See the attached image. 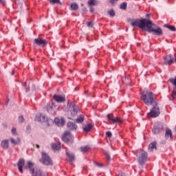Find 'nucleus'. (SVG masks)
<instances>
[{
	"label": "nucleus",
	"mask_w": 176,
	"mask_h": 176,
	"mask_svg": "<svg viewBox=\"0 0 176 176\" xmlns=\"http://www.w3.org/2000/svg\"><path fill=\"white\" fill-rule=\"evenodd\" d=\"M132 27H138L141 30H146L147 32H153V35L162 36L163 35V30L160 27L156 25L151 20L146 19H134L131 22Z\"/></svg>",
	"instance_id": "f257e3e1"
},
{
	"label": "nucleus",
	"mask_w": 176,
	"mask_h": 176,
	"mask_svg": "<svg viewBox=\"0 0 176 176\" xmlns=\"http://www.w3.org/2000/svg\"><path fill=\"white\" fill-rule=\"evenodd\" d=\"M78 111H79V107L73 102H71L69 107V113H70L72 116H76V115H78Z\"/></svg>",
	"instance_id": "1a4fd4ad"
},
{
	"label": "nucleus",
	"mask_w": 176,
	"mask_h": 176,
	"mask_svg": "<svg viewBox=\"0 0 176 176\" xmlns=\"http://www.w3.org/2000/svg\"><path fill=\"white\" fill-rule=\"evenodd\" d=\"M106 135L107 137H108L109 138H111L112 137V132L111 131H107L106 133Z\"/></svg>",
	"instance_id": "4c0bfd02"
},
{
	"label": "nucleus",
	"mask_w": 176,
	"mask_h": 176,
	"mask_svg": "<svg viewBox=\"0 0 176 176\" xmlns=\"http://www.w3.org/2000/svg\"><path fill=\"white\" fill-rule=\"evenodd\" d=\"M51 146L53 151H60L61 149V143H52Z\"/></svg>",
	"instance_id": "aec40b11"
},
{
	"label": "nucleus",
	"mask_w": 176,
	"mask_h": 176,
	"mask_svg": "<svg viewBox=\"0 0 176 176\" xmlns=\"http://www.w3.org/2000/svg\"><path fill=\"white\" fill-rule=\"evenodd\" d=\"M105 155H106V159H107V163H109V162H111V155L108 152H106Z\"/></svg>",
	"instance_id": "72a5a7b5"
},
{
	"label": "nucleus",
	"mask_w": 176,
	"mask_h": 176,
	"mask_svg": "<svg viewBox=\"0 0 176 176\" xmlns=\"http://www.w3.org/2000/svg\"><path fill=\"white\" fill-rule=\"evenodd\" d=\"M76 122V123H83V122H85V116L83 115L78 116Z\"/></svg>",
	"instance_id": "bb28decb"
},
{
	"label": "nucleus",
	"mask_w": 176,
	"mask_h": 176,
	"mask_svg": "<svg viewBox=\"0 0 176 176\" xmlns=\"http://www.w3.org/2000/svg\"><path fill=\"white\" fill-rule=\"evenodd\" d=\"M95 164H96V166H98V167H102V166H103L102 164H99L98 162H96Z\"/></svg>",
	"instance_id": "37998d69"
},
{
	"label": "nucleus",
	"mask_w": 176,
	"mask_h": 176,
	"mask_svg": "<svg viewBox=\"0 0 176 176\" xmlns=\"http://www.w3.org/2000/svg\"><path fill=\"white\" fill-rule=\"evenodd\" d=\"M153 105L150 112L147 113L148 118H157L160 115V109L157 105V102H155V104H153Z\"/></svg>",
	"instance_id": "20e7f679"
},
{
	"label": "nucleus",
	"mask_w": 176,
	"mask_h": 176,
	"mask_svg": "<svg viewBox=\"0 0 176 176\" xmlns=\"http://www.w3.org/2000/svg\"><path fill=\"white\" fill-rule=\"evenodd\" d=\"M67 128L69 130L72 131L76 130V129H78V125L72 122H67Z\"/></svg>",
	"instance_id": "6ab92c4d"
},
{
	"label": "nucleus",
	"mask_w": 176,
	"mask_h": 176,
	"mask_svg": "<svg viewBox=\"0 0 176 176\" xmlns=\"http://www.w3.org/2000/svg\"><path fill=\"white\" fill-rule=\"evenodd\" d=\"M27 131L30 132L31 131V126L28 125L26 128Z\"/></svg>",
	"instance_id": "79ce46f5"
},
{
	"label": "nucleus",
	"mask_w": 176,
	"mask_h": 176,
	"mask_svg": "<svg viewBox=\"0 0 176 176\" xmlns=\"http://www.w3.org/2000/svg\"><path fill=\"white\" fill-rule=\"evenodd\" d=\"M89 12L91 13H93L94 12V8H93V6L89 7Z\"/></svg>",
	"instance_id": "ea45409f"
},
{
	"label": "nucleus",
	"mask_w": 176,
	"mask_h": 176,
	"mask_svg": "<svg viewBox=\"0 0 176 176\" xmlns=\"http://www.w3.org/2000/svg\"><path fill=\"white\" fill-rule=\"evenodd\" d=\"M107 14H109V16H110V17H115L116 13H115V10H110L107 12Z\"/></svg>",
	"instance_id": "473e14b6"
},
{
	"label": "nucleus",
	"mask_w": 176,
	"mask_h": 176,
	"mask_svg": "<svg viewBox=\"0 0 176 176\" xmlns=\"http://www.w3.org/2000/svg\"><path fill=\"white\" fill-rule=\"evenodd\" d=\"M147 16H149V14H147Z\"/></svg>",
	"instance_id": "3c124183"
},
{
	"label": "nucleus",
	"mask_w": 176,
	"mask_h": 176,
	"mask_svg": "<svg viewBox=\"0 0 176 176\" xmlns=\"http://www.w3.org/2000/svg\"><path fill=\"white\" fill-rule=\"evenodd\" d=\"M25 164V160L24 159L21 158L17 162V166H18V170L21 173V174H23V168L24 167Z\"/></svg>",
	"instance_id": "4468645a"
},
{
	"label": "nucleus",
	"mask_w": 176,
	"mask_h": 176,
	"mask_svg": "<svg viewBox=\"0 0 176 176\" xmlns=\"http://www.w3.org/2000/svg\"><path fill=\"white\" fill-rule=\"evenodd\" d=\"M5 0H0V3H2Z\"/></svg>",
	"instance_id": "49530a36"
},
{
	"label": "nucleus",
	"mask_w": 176,
	"mask_h": 176,
	"mask_svg": "<svg viewBox=\"0 0 176 176\" xmlns=\"http://www.w3.org/2000/svg\"><path fill=\"white\" fill-rule=\"evenodd\" d=\"M47 111L49 113L54 115L56 113V104L53 102H50L47 104Z\"/></svg>",
	"instance_id": "9b49d317"
},
{
	"label": "nucleus",
	"mask_w": 176,
	"mask_h": 176,
	"mask_svg": "<svg viewBox=\"0 0 176 176\" xmlns=\"http://www.w3.org/2000/svg\"><path fill=\"white\" fill-rule=\"evenodd\" d=\"M141 100L145 105L148 107L153 105V104H156V96H155V94L149 90H144L141 92Z\"/></svg>",
	"instance_id": "f03ea898"
},
{
	"label": "nucleus",
	"mask_w": 176,
	"mask_h": 176,
	"mask_svg": "<svg viewBox=\"0 0 176 176\" xmlns=\"http://www.w3.org/2000/svg\"><path fill=\"white\" fill-rule=\"evenodd\" d=\"M50 3L51 5H56V3H57L58 5H63L60 0H50Z\"/></svg>",
	"instance_id": "c756f323"
},
{
	"label": "nucleus",
	"mask_w": 176,
	"mask_h": 176,
	"mask_svg": "<svg viewBox=\"0 0 176 176\" xmlns=\"http://www.w3.org/2000/svg\"><path fill=\"white\" fill-rule=\"evenodd\" d=\"M41 163L45 164V166H53V161L52 158L46 153H41V158L40 159Z\"/></svg>",
	"instance_id": "423d86ee"
},
{
	"label": "nucleus",
	"mask_w": 176,
	"mask_h": 176,
	"mask_svg": "<svg viewBox=\"0 0 176 176\" xmlns=\"http://www.w3.org/2000/svg\"><path fill=\"white\" fill-rule=\"evenodd\" d=\"M25 168L30 170L32 176H49V173L43 172L41 169L34 168V164L31 162H28V166H25Z\"/></svg>",
	"instance_id": "7ed1b4c3"
},
{
	"label": "nucleus",
	"mask_w": 176,
	"mask_h": 176,
	"mask_svg": "<svg viewBox=\"0 0 176 176\" xmlns=\"http://www.w3.org/2000/svg\"><path fill=\"white\" fill-rule=\"evenodd\" d=\"M80 6H85V4L81 3Z\"/></svg>",
	"instance_id": "8fccbe9b"
},
{
	"label": "nucleus",
	"mask_w": 176,
	"mask_h": 176,
	"mask_svg": "<svg viewBox=\"0 0 176 176\" xmlns=\"http://www.w3.org/2000/svg\"><path fill=\"white\" fill-rule=\"evenodd\" d=\"M164 27H165V28H168V30H170V31H176V28L173 25L165 24L164 25Z\"/></svg>",
	"instance_id": "2f4dec72"
},
{
	"label": "nucleus",
	"mask_w": 176,
	"mask_h": 176,
	"mask_svg": "<svg viewBox=\"0 0 176 176\" xmlns=\"http://www.w3.org/2000/svg\"><path fill=\"white\" fill-rule=\"evenodd\" d=\"M89 149H90V146H84L80 148V152H82L83 153L87 152Z\"/></svg>",
	"instance_id": "c85d7f7f"
},
{
	"label": "nucleus",
	"mask_w": 176,
	"mask_h": 176,
	"mask_svg": "<svg viewBox=\"0 0 176 176\" xmlns=\"http://www.w3.org/2000/svg\"><path fill=\"white\" fill-rule=\"evenodd\" d=\"M153 149H155V151L157 149V147L156 146V142H152L148 145L149 152H153Z\"/></svg>",
	"instance_id": "5701e85b"
},
{
	"label": "nucleus",
	"mask_w": 176,
	"mask_h": 176,
	"mask_svg": "<svg viewBox=\"0 0 176 176\" xmlns=\"http://www.w3.org/2000/svg\"><path fill=\"white\" fill-rule=\"evenodd\" d=\"M1 146L3 149H9V140H4L1 142Z\"/></svg>",
	"instance_id": "412c9836"
},
{
	"label": "nucleus",
	"mask_w": 176,
	"mask_h": 176,
	"mask_svg": "<svg viewBox=\"0 0 176 176\" xmlns=\"http://www.w3.org/2000/svg\"><path fill=\"white\" fill-rule=\"evenodd\" d=\"M118 1L119 0H109V2L113 6H115V5L118 3Z\"/></svg>",
	"instance_id": "f704fd0d"
},
{
	"label": "nucleus",
	"mask_w": 176,
	"mask_h": 176,
	"mask_svg": "<svg viewBox=\"0 0 176 176\" xmlns=\"http://www.w3.org/2000/svg\"><path fill=\"white\" fill-rule=\"evenodd\" d=\"M91 129H93V125H91V124H89L87 125H85L83 128L82 130L83 131H85V133H89V131H90V130H91Z\"/></svg>",
	"instance_id": "b1692460"
},
{
	"label": "nucleus",
	"mask_w": 176,
	"mask_h": 176,
	"mask_svg": "<svg viewBox=\"0 0 176 176\" xmlns=\"http://www.w3.org/2000/svg\"><path fill=\"white\" fill-rule=\"evenodd\" d=\"M164 60L166 65H170L173 64V61H174V60L173 59V57L171 56V54L166 55V57L164 58Z\"/></svg>",
	"instance_id": "2eb2a0df"
},
{
	"label": "nucleus",
	"mask_w": 176,
	"mask_h": 176,
	"mask_svg": "<svg viewBox=\"0 0 176 176\" xmlns=\"http://www.w3.org/2000/svg\"><path fill=\"white\" fill-rule=\"evenodd\" d=\"M137 157L139 164H140V166H144V164L146 163V160H148V153L145 151L140 150Z\"/></svg>",
	"instance_id": "39448f33"
},
{
	"label": "nucleus",
	"mask_w": 176,
	"mask_h": 176,
	"mask_svg": "<svg viewBox=\"0 0 176 176\" xmlns=\"http://www.w3.org/2000/svg\"><path fill=\"white\" fill-rule=\"evenodd\" d=\"M70 8L72 10H78L79 9V6L76 3H72Z\"/></svg>",
	"instance_id": "cd10ccee"
},
{
	"label": "nucleus",
	"mask_w": 176,
	"mask_h": 176,
	"mask_svg": "<svg viewBox=\"0 0 176 176\" xmlns=\"http://www.w3.org/2000/svg\"><path fill=\"white\" fill-rule=\"evenodd\" d=\"M82 12H83L84 14L87 13V8H82Z\"/></svg>",
	"instance_id": "a19ab883"
},
{
	"label": "nucleus",
	"mask_w": 176,
	"mask_h": 176,
	"mask_svg": "<svg viewBox=\"0 0 176 176\" xmlns=\"http://www.w3.org/2000/svg\"><path fill=\"white\" fill-rule=\"evenodd\" d=\"M11 133L13 135H16L17 134V131L16 128H12L11 130Z\"/></svg>",
	"instance_id": "e433bc0d"
},
{
	"label": "nucleus",
	"mask_w": 176,
	"mask_h": 176,
	"mask_svg": "<svg viewBox=\"0 0 176 176\" xmlns=\"http://www.w3.org/2000/svg\"><path fill=\"white\" fill-rule=\"evenodd\" d=\"M23 86H27V82H25Z\"/></svg>",
	"instance_id": "de8ad7c7"
},
{
	"label": "nucleus",
	"mask_w": 176,
	"mask_h": 176,
	"mask_svg": "<svg viewBox=\"0 0 176 176\" xmlns=\"http://www.w3.org/2000/svg\"><path fill=\"white\" fill-rule=\"evenodd\" d=\"M28 91H30V87L29 86L25 88V92L28 93Z\"/></svg>",
	"instance_id": "c03bdc74"
},
{
	"label": "nucleus",
	"mask_w": 176,
	"mask_h": 176,
	"mask_svg": "<svg viewBox=\"0 0 176 176\" xmlns=\"http://www.w3.org/2000/svg\"><path fill=\"white\" fill-rule=\"evenodd\" d=\"M107 119L109 123H120L122 122L120 118L114 117L111 113L107 115Z\"/></svg>",
	"instance_id": "f8f14e48"
},
{
	"label": "nucleus",
	"mask_w": 176,
	"mask_h": 176,
	"mask_svg": "<svg viewBox=\"0 0 176 176\" xmlns=\"http://www.w3.org/2000/svg\"><path fill=\"white\" fill-rule=\"evenodd\" d=\"M165 138L166 140H168L169 138L170 140H173V132L171 131V129L167 128L165 132Z\"/></svg>",
	"instance_id": "a211bd4d"
},
{
	"label": "nucleus",
	"mask_w": 176,
	"mask_h": 176,
	"mask_svg": "<svg viewBox=\"0 0 176 176\" xmlns=\"http://www.w3.org/2000/svg\"><path fill=\"white\" fill-rule=\"evenodd\" d=\"M53 98L56 101V102H65V96L54 95Z\"/></svg>",
	"instance_id": "dca6fc26"
},
{
	"label": "nucleus",
	"mask_w": 176,
	"mask_h": 176,
	"mask_svg": "<svg viewBox=\"0 0 176 176\" xmlns=\"http://www.w3.org/2000/svg\"><path fill=\"white\" fill-rule=\"evenodd\" d=\"M35 120L37 122H47L49 123V122H52V120L47 118V117L45 115L41 114L39 116H36L35 118Z\"/></svg>",
	"instance_id": "ddd939ff"
},
{
	"label": "nucleus",
	"mask_w": 176,
	"mask_h": 176,
	"mask_svg": "<svg viewBox=\"0 0 176 176\" xmlns=\"http://www.w3.org/2000/svg\"><path fill=\"white\" fill-rule=\"evenodd\" d=\"M34 45L40 46V47H46V46H47V41L46 39H43L41 37H38L34 38Z\"/></svg>",
	"instance_id": "6e6552de"
},
{
	"label": "nucleus",
	"mask_w": 176,
	"mask_h": 176,
	"mask_svg": "<svg viewBox=\"0 0 176 176\" xmlns=\"http://www.w3.org/2000/svg\"><path fill=\"white\" fill-rule=\"evenodd\" d=\"M66 155L68 157L69 162L75 161V155H74V153L66 152Z\"/></svg>",
	"instance_id": "a878e982"
},
{
	"label": "nucleus",
	"mask_w": 176,
	"mask_h": 176,
	"mask_svg": "<svg viewBox=\"0 0 176 176\" xmlns=\"http://www.w3.org/2000/svg\"><path fill=\"white\" fill-rule=\"evenodd\" d=\"M163 124L162 122H156L152 129L153 134H159L163 130Z\"/></svg>",
	"instance_id": "9d476101"
},
{
	"label": "nucleus",
	"mask_w": 176,
	"mask_h": 176,
	"mask_svg": "<svg viewBox=\"0 0 176 176\" xmlns=\"http://www.w3.org/2000/svg\"><path fill=\"white\" fill-rule=\"evenodd\" d=\"M12 75H14V69H12Z\"/></svg>",
	"instance_id": "a18cd8bd"
},
{
	"label": "nucleus",
	"mask_w": 176,
	"mask_h": 176,
	"mask_svg": "<svg viewBox=\"0 0 176 176\" xmlns=\"http://www.w3.org/2000/svg\"><path fill=\"white\" fill-rule=\"evenodd\" d=\"M97 5H100V1L97 0H89L88 1V6H97Z\"/></svg>",
	"instance_id": "4be33fe9"
},
{
	"label": "nucleus",
	"mask_w": 176,
	"mask_h": 176,
	"mask_svg": "<svg viewBox=\"0 0 176 176\" xmlns=\"http://www.w3.org/2000/svg\"><path fill=\"white\" fill-rule=\"evenodd\" d=\"M19 123H23L24 122V116H20L19 117Z\"/></svg>",
	"instance_id": "c9c22d12"
},
{
	"label": "nucleus",
	"mask_w": 176,
	"mask_h": 176,
	"mask_svg": "<svg viewBox=\"0 0 176 176\" xmlns=\"http://www.w3.org/2000/svg\"><path fill=\"white\" fill-rule=\"evenodd\" d=\"M54 122L55 123H56L57 126H60L61 127H63V126L65 124V120L64 119V118H62L60 119L56 118L54 119Z\"/></svg>",
	"instance_id": "f3484780"
},
{
	"label": "nucleus",
	"mask_w": 176,
	"mask_h": 176,
	"mask_svg": "<svg viewBox=\"0 0 176 176\" xmlns=\"http://www.w3.org/2000/svg\"><path fill=\"white\" fill-rule=\"evenodd\" d=\"M62 140L66 144H72L74 142V138L70 131H66L62 137Z\"/></svg>",
	"instance_id": "0eeeda50"
},
{
	"label": "nucleus",
	"mask_w": 176,
	"mask_h": 176,
	"mask_svg": "<svg viewBox=\"0 0 176 176\" xmlns=\"http://www.w3.org/2000/svg\"><path fill=\"white\" fill-rule=\"evenodd\" d=\"M87 27H91L92 28V27H93V22H91V21L87 22Z\"/></svg>",
	"instance_id": "58836bf2"
},
{
	"label": "nucleus",
	"mask_w": 176,
	"mask_h": 176,
	"mask_svg": "<svg viewBox=\"0 0 176 176\" xmlns=\"http://www.w3.org/2000/svg\"><path fill=\"white\" fill-rule=\"evenodd\" d=\"M120 9L121 10H126L127 9V3L123 2L120 5Z\"/></svg>",
	"instance_id": "7c9ffc66"
},
{
	"label": "nucleus",
	"mask_w": 176,
	"mask_h": 176,
	"mask_svg": "<svg viewBox=\"0 0 176 176\" xmlns=\"http://www.w3.org/2000/svg\"><path fill=\"white\" fill-rule=\"evenodd\" d=\"M10 141L14 145H19L21 142L20 138H17L16 140H14V138H12Z\"/></svg>",
	"instance_id": "393cba45"
},
{
	"label": "nucleus",
	"mask_w": 176,
	"mask_h": 176,
	"mask_svg": "<svg viewBox=\"0 0 176 176\" xmlns=\"http://www.w3.org/2000/svg\"><path fill=\"white\" fill-rule=\"evenodd\" d=\"M36 148H39V145L36 144Z\"/></svg>",
	"instance_id": "09e8293b"
}]
</instances>
